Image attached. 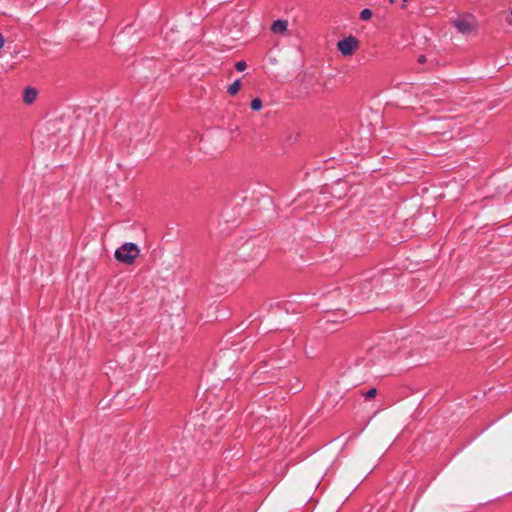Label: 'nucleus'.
<instances>
[{
  "instance_id": "nucleus-3",
  "label": "nucleus",
  "mask_w": 512,
  "mask_h": 512,
  "mask_svg": "<svg viewBox=\"0 0 512 512\" xmlns=\"http://www.w3.org/2000/svg\"><path fill=\"white\" fill-rule=\"evenodd\" d=\"M358 45V39L353 35H349L348 37L338 41L337 49L343 56H349L358 47Z\"/></svg>"
},
{
  "instance_id": "nucleus-5",
  "label": "nucleus",
  "mask_w": 512,
  "mask_h": 512,
  "mask_svg": "<svg viewBox=\"0 0 512 512\" xmlns=\"http://www.w3.org/2000/svg\"><path fill=\"white\" fill-rule=\"evenodd\" d=\"M453 25L458 30V32H460L462 34L470 33L473 30L472 23L463 17L457 18L453 22Z\"/></svg>"
},
{
  "instance_id": "nucleus-17",
  "label": "nucleus",
  "mask_w": 512,
  "mask_h": 512,
  "mask_svg": "<svg viewBox=\"0 0 512 512\" xmlns=\"http://www.w3.org/2000/svg\"><path fill=\"white\" fill-rule=\"evenodd\" d=\"M509 24L512 25V21H509Z\"/></svg>"
},
{
  "instance_id": "nucleus-16",
  "label": "nucleus",
  "mask_w": 512,
  "mask_h": 512,
  "mask_svg": "<svg viewBox=\"0 0 512 512\" xmlns=\"http://www.w3.org/2000/svg\"><path fill=\"white\" fill-rule=\"evenodd\" d=\"M510 14H511V16H512V9L510 10Z\"/></svg>"
},
{
  "instance_id": "nucleus-2",
  "label": "nucleus",
  "mask_w": 512,
  "mask_h": 512,
  "mask_svg": "<svg viewBox=\"0 0 512 512\" xmlns=\"http://www.w3.org/2000/svg\"><path fill=\"white\" fill-rule=\"evenodd\" d=\"M373 281L375 279H364L362 282L354 283L353 297L355 299H366L370 297L372 289L374 287Z\"/></svg>"
},
{
  "instance_id": "nucleus-12",
  "label": "nucleus",
  "mask_w": 512,
  "mask_h": 512,
  "mask_svg": "<svg viewBox=\"0 0 512 512\" xmlns=\"http://www.w3.org/2000/svg\"><path fill=\"white\" fill-rule=\"evenodd\" d=\"M246 68H247V64H246V62H245V61H243V60L238 61V62H236V64H235V69H236L237 71H240V72H241V71H244Z\"/></svg>"
},
{
  "instance_id": "nucleus-6",
  "label": "nucleus",
  "mask_w": 512,
  "mask_h": 512,
  "mask_svg": "<svg viewBox=\"0 0 512 512\" xmlns=\"http://www.w3.org/2000/svg\"><path fill=\"white\" fill-rule=\"evenodd\" d=\"M288 21L284 19H277L271 25V31L276 34L284 33L287 30Z\"/></svg>"
},
{
  "instance_id": "nucleus-8",
  "label": "nucleus",
  "mask_w": 512,
  "mask_h": 512,
  "mask_svg": "<svg viewBox=\"0 0 512 512\" xmlns=\"http://www.w3.org/2000/svg\"><path fill=\"white\" fill-rule=\"evenodd\" d=\"M241 88V81L240 79H236L231 85L228 86L227 92L230 95H235Z\"/></svg>"
},
{
  "instance_id": "nucleus-10",
  "label": "nucleus",
  "mask_w": 512,
  "mask_h": 512,
  "mask_svg": "<svg viewBox=\"0 0 512 512\" xmlns=\"http://www.w3.org/2000/svg\"><path fill=\"white\" fill-rule=\"evenodd\" d=\"M373 15V12L371 9L369 8H364L363 10H361L360 12V19L363 20V21H367L369 20Z\"/></svg>"
},
{
  "instance_id": "nucleus-14",
  "label": "nucleus",
  "mask_w": 512,
  "mask_h": 512,
  "mask_svg": "<svg viewBox=\"0 0 512 512\" xmlns=\"http://www.w3.org/2000/svg\"><path fill=\"white\" fill-rule=\"evenodd\" d=\"M4 44V38L2 36V34H0V48L3 46Z\"/></svg>"
},
{
  "instance_id": "nucleus-1",
  "label": "nucleus",
  "mask_w": 512,
  "mask_h": 512,
  "mask_svg": "<svg viewBox=\"0 0 512 512\" xmlns=\"http://www.w3.org/2000/svg\"><path fill=\"white\" fill-rule=\"evenodd\" d=\"M139 248L133 242H126L115 250V258L122 263L132 264L139 255Z\"/></svg>"
},
{
  "instance_id": "nucleus-15",
  "label": "nucleus",
  "mask_w": 512,
  "mask_h": 512,
  "mask_svg": "<svg viewBox=\"0 0 512 512\" xmlns=\"http://www.w3.org/2000/svg\"><path fill=\"white\" fill-rule=\"evenodd\" d=\"M402 1H403L402 8H405L406 7V3L408 2V0H402Z\"/></svg>"
},
{
  "instance_id": "nucleus-7",
  "label": "nucleus",
  "mask_w": 512,
  "mask_h": 512,
  "mask_svg": "<svg viewBox=\"0 0 512 512\" xmlns=\"http://www.w3.org/2000/svg\"><path fill=\"white\" fill-rule=\"evenodd\" d=\"M36 96L37 91L34 88L27 87L24 92V102L30 104L36 99Z\"/></svg>"
},
{
  "instance_id": "nucleus-4",
  "label": "nucleus",
  "mask_w": 512,
  "mask_h": 512,
  "mask_svg": "<svg viewBox=\"0 0 512 512\" xmlns=\"http://www.w3.org/2000/svg\"><path fill=\"white\" fill-rule=\"evenodd\" d=\"M69 125L63 119H55L50 121L46 127L47 132L53 138H57V134L62 130H68Z\"/></svg>"
},
{
  "instance_id": "nucleus-11",
  "label": "nucleus",
  "mask_w": 512,
  "mask_h": 512,
  "mask_svg": "<svg viewBox=\"0 0 512 512\" xmlns=\"http://www.w3.org/2000/svg\"><path fill=\"white\" fill-rule=\"evenodd\" d=\"M376 394H377V389H376V388H371V389H369V390L364 394V398H365L366 400H370V399L374 398Z\"/></svg>"
},
{
  "instance_id": "nucleus-9",
  "label": "nucleus",
  "mask_w": 512,
  "mask_h": 512,
  "mask_svg": "<svg viewBox=\"0 0 512 512\" xmlns=\"http://www.w3.org/2000/svg\"><path fill=\"white\" fill-rule=\"evenodd\" d=\"M250 107L254 111H260L263 107V102L260 98H254L250 103Z\"/></svg>"
},
{
  "instance_id": "nucleus-13",
  "label": "nucleus",
  "mask_w": 512,
  "mask_h": 512,
  "mask_svg": "<svg viewBox=\"0 0 512 512\" xmlns=\"http://www.w3.org/2000/svg\"><path fill=\"white\" fill-rule=\"evenodd\" d=\"M418 62L421 63V64L425 63L426 62V56L420 55L418 57Z\"/></svg>"
}]
</instances>
